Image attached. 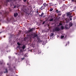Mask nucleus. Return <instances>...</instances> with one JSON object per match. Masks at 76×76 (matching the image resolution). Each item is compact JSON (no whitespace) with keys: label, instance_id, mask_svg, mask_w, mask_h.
Listing matches in <instances>:
<instances>
[{"label":"nucleus","instance_id":"obj_24","mask_svg":"<svg viewBox=\"0 0 76 76\" xmlns=\"http://www.w3.org/2000/svg\"><path fill=\"white\" fill-rule=\"evenodd\" d=\"M17 44H18V45H21V44L20 43H19V42L17 43Z\"/></svg>","mask_w":76,"mask_h":76},{"label":"nucleus","instance_id":"obj_15","mask_svg":"<svg viewBox=\"0 0 76 76\" xmlns=\"http://www.w3.org/2000/svg\"><path fill=\"white\" fill-rule=\"evenodd\" d=\"M22 48L23 50H24L26 48V46L25 45H23V47H22Z\"/></svg>","mask_w":76,"mask_h":76},{"label":"nucleus","instance_id":"obj_3","mask_svg":"<svg viewBox=\"0 0 76 76\" xmlns=\"http://www.w3.org/2000/svg\"><path fill=\"white\" fill-rule=\"evenodd\" d=\"M56 13H58V16H61V11H58V10H56Z\"/></svg>","mask_w":76,"mask_h":76},{"label":"nucleus","instance_id":"obj_31","mask_svg":"<svg viewBox=\"0 0 76 76\" xmlns=\"http://www.w3.org/2000/svg\"><path fill=\"white\" fill-rule=\"evenodd\" d=\"M45 21H44L43 22V23H42V24H45Z\"/></svg>","mask_w":76,"mask_h":76},{"label":"nucleus","instance_id":"obj_17","mask_svg":"<svg viewBox=\"0 0 76 76\" xmlns=\"http://www.w3.org/2000/svg\"><path fill=\"white\" fill-rule=\"evenodd\" d=\"M28 57V56L27 54L26 53V54H25V55H24V57Z\"/></svg>","mask_w":76,"mask_h":76},{"label":"nucleus","instance_id":"obj_12","mask_svg":"<svg viewBox=\"0 0 76 76\" xmlns=\"http://www.w3.org/2000/svg\"><path fill=\"white\" fill-rule=\"evenodd\" d=\"M60 28L61 30H63V29H64V27L63 26H61Z\"/></svg>","mask_w":76,"mask_h":76},{"label":"nucleus","instance_id":"obj_43","mask_svg":"<svg viewBox=\"0 0 76 76\" xmlns=\"http://www.w3.org/2000/svg\"><path fill=\"white\" fill-rule=\"evenodd\" d=\"M37 13H38V10L37 11Z\"/></svg>","mask_w":76,"mask_h":76},{"label":"nucleus","instance_id":"obj_16","mask_svg":"<svg viewBox=\"0 0 76 76\" xmlns=\"http://www.w3.org/2000/svg\"><path fill=\"white\" fill-rule=\"evenodd\" d=\"M53 19L51 18L50 19H49V21H50V22L53 21Z\"/></svg>","mask_w":76,"mask_h":76},{"label":"nucleus","instance_id":"obj_4","mask_svg":"<svg viewBox=\"0 0 76 76\" xmlns=\"http://www.w3.org/2000/svg\"><path fill=\"white\" fill-rule=\"evenodd\" d=\"M9 12H6L5 11L4 12V15H2L3 16H4L5 17H7V15L8 14Z\"/></svg>","mask_w":76,"mask_h":76},{"label":"nucleus","instance_id":"obj_25","mask_svg":"<svg viewBox=\"0 0 76 76\" xmlns=\"http://www.w3.org/2000/svg\"><path fill=\"white\" fill-rule=\"evenodd\" d=\"M24 41H26V39L25 38H24Z\"/></svg>","mask_w":76,"mask_h":76},{"label":"nucleus","instance_id":"obj_26","mask_svg":"<svg viewBox=\"0 0 76 76\" xmlns=\"http://www.w3.org/2000/svg\"><path fill=\"white\" fill-rule=\"evenodd\" d=\"M46 8H47L48 7V4H47L46 5Z\"/></svg>","mask_w":76,"mask_h":76},{"label":"nucleus","instance_id":"obj_27","mask_svg":"<svg viewBox=\"0 0 76 76\" xmlns=\"http://www.w3.org/2000/svg\"><path fill=\"white\" fill-rule=\"evenodd\" d=\"M9 10H10V11L11 12L12 11V10L10 8H9Z\"/></svg>","mask_w":76,"mask_h":76},{"label":"nucleus","instance_id":"obj_44","mask_svg":"<svg viewBox=\"0 0 76 76\" xmlns=\"http://www.w3.org/2000/svg\"><path fill=\"white\" fill-rule=\"evenodd\" d=\"M49 25H48V26L49 27Z\"/></svg>","mask_w":76,"mask_h":76},{"label":"nucleus","instance_id":"obj_20","mask_svg":"<svg viewBox=\"0 0 76 76\" xmlns=\"http://www.w3.org/2000/svg\"><path fill=\"white\" fill-rule=\"evenodd\" d=\"M8 72V71L7 69H5V72H4V73H6Z\"/></svg>","mask_w":76,"mask_h":76},{"label":"nucleus","instance_id":"obj_8","mask_svg":"<svg viewBox=\"0 0 76 76\" xmlns=\"http://www.w3.org/2000/svg\"><path fill=\"white\" fill-rule=\"evenodd\" d=\"M11 20H12L11 18H9L8 17L7 18V20L8 21H10Z\"/></svg>","mask_w":76,"mask_h":76},{"label":"nucleus","instance_id":"obj_38","mask_svg":"<svg viewBox=\"0 0 76 76\" xmlns=\"http://www.w3.org/2000/svg\"><path fill=\"white\" fill-rule=\"evenodd\" d=\"M16 7V6H14V8H15Z\"/></svg>","mask_w":76,"mask_h":76},{"label":"nucleus","instance_id":"obj_39","mask_svg":"<svg viewBox=\"0 0 76 76\" xmlns=\"http://www.w3.org/2000/svg\"><path fill=\"white\" fill-rule=\"evenodd\" d=\"M64 15H63V17H64V16L65 15V14H64Z\"/></svg>","mask_w":76,"mask_h":76},{"label":"nucleus","instance_id":"obj_41","mask_svg":"<svg viewBox=\"0 0 76 76\" xmlns=\"http://www.w3.org/2000/svg\"><path fill=\"white\" fill-rule=\"evenodd\" d=\"M45 16V15H44V16H43V18H44Z\"/></svg>","mask_w":76,"mask_h":76},{"label":"nucleus","instance_id":"obj_19","mask_svg":"<svg viewBox=\"0 0 76 76\" xmlns=\"http://www.w3.org/2000/svg\"><path fill=\"white\" fill-rule=\"evenodd\" d=\"M54 35V33H51V34L50 35V37H53V36Z\"/></svg>","mask_w":76,"mask_h":76},{"label":"nucleus","instance_id":"obj_46","mask_svg":"<svg viewBox=\"0 0 76 76\" xmlns=\"http://www.w3.org/2000/svg\"><path fill=\"white\" fill-rule=\"evenodd\" d=\"M1 32H0V34H1Z\"/></svg>","mask_w":76,"mask_h":76},{"label":"nucleus","instance_id":"obj_1","mask_svg":"<svg viewBox=\"0 0 76 76\" xmlns=\"http://www.w3.org/2000/svg\"><path fill=\"white\" fill-rule=\"evenodd\" d=\"M28 33V36L30 37V39H31L32 38H33V39H35V37L37 38V41L39 42H40V39L39 38V37H38V35L37 34H36L35 33L34 34H30V33H29L28 32H27Z\"/></svg>","mask_w":76,"mask_h":76},{"label":"nucleus","instance_id":"obj_7","mask_svg":"<svg viewBox=\"0 0 76 76\" xmlns=\"http://www.w3.org/2000/svg\"><path fill=\"white\" fill-rule=\"evenodd\" d=\"M44 13H43V12H42L41 14L40 15L39 14V16H40L41 17H42L44 16Z\"/></svg>","mask_w":76,"mask_h":76},{"label":"nucleus","instance_id":"obj_23","mask_svg":"<svg viewBox=\"0 0 76 76\" xmlns=\"http://www.w3.org/2000/svg\"><path fill=\"white\" fill-rule=\"evenodd\" d=\"M59 24L60 26V25H62V24L61 22H60V23H59Z\"/></svg>","mask_w":76,"mask_h":76},{"label":"nucleus","instance_id":"obj_9","mask_svg":"<svg viewBox=\"0 0 76 76\" xmlns=\"http://www.w3.org/2000/svg\"><path fill=\"white\" fill-rule=\"evenodd\" d=\"M24 12H25V13L27 14L28 13V11L26 9H25L24 10Z\"/></svg>","mask_w":76,"mask_h":76},{"label":"nucleus","instance_id":"obj_5","mask_svg":"<svg viewBox=\"0 0 76 76\" xmlns=\"http://www.w3.org/2000/svg\"><path fill=\"white\" fill-rule=\"evenodd\" d=\"M55 31L57 32V31H60V28L59 27H56L55 29Z\"/></svg>","mask_w":76,"mask_h":76},{"label":"nucleus","instance_id":"obj_48","mask_svg":"<svg viewBox=\"0 0 76 76\" xmlns=\"http://www.w3.org/2000/svg\"><path fill=\"white\" fill-rule=\"evenodd\" d=\"M16 76H18V75H16Z\"/></svg>","mask_w":76,"mask_h":76},{"label":"nucleus","instance_id":"obj_21","mask_svg":"<svg viewBox=\"0 0 76 76\" xmlns=\"http://www.w3.org/2000/svg\"><path fill=\"white\" fill-rule=\"evenodd\" d=\"M69 25L70 26H70H72V23H69Z\"/></svg>","mask_w":76,"mask_h":76},{"label":"nucleus","instance_id":"obj_2","mask_svg":"<svg viewBox=\"0 0 76 76\" xmlns=\"http://www.w3.org/2000/svg\"><path fill=\"white\" fill-rule=\"evenodd\" d=\"M34 28H32L30 29L29 30H28V31H27L26 32V33L27 34V37H29L28 36V32L29 33H30V34H34V33H31L30 32H32V31H34Z\"/></svg>","mask_w":76,"mask_h":76},{"label":"nucleus","instance_id":"obj_28","mask_svg":"<svg viewBox=\"0 0 76 76\" xmlns=\"http://www.w3.org/2000/svg\"><path fill=\"white\" fill-rule=\"evenodd\" d=\"M42 40H41L39 41V42L40 43H41V42H42Z\"/></svg>","mask_w":76,"mask_h":76},{"label":"nucleus","instance_id":"obj_42","mask_svg":"<svg viewBox=\"0 0 76 76\" xmlns=\"http://www.w3.org/2000/svg\"><path fill=\"white\" fill-rule=\"evenodd\" d=\"M74 1L76 2V0H75Z\"/></svg>","mask_w":76,"mask_h":76},{"label":"nucleus","instance_id":"obj_45","mask_svg":"<svg viewBox=\"0 0 76 76\" xmlns=\"http://www.w3.org/2000/svg\"><path fill=\"white\" fill-rule=\"evenodd\" d=\"M42 6L41 7V8H42Z\"/></svg>","mask_w":76,"mask_h":76},{"label":"nucleus","instance_id":"obj_34","mask_svg":"<svg viewBox=\"0 0 76 76\" xmlns=\"http://www.w3.org/2000/svg\"><path fill=\"white\" fill-rule=\"evenodd\" d=\"M74 1V0H72V2H73Z\"/></svg>","mask_w":76,"mask_h":76},{"label":"nucleus","instance_id":"obj_18","mask_svg":"<svg viewBox=\"0 0 76 76\" xmlns=\"http://www.w3.org/2000/svg\"><path fill=\"white\" fill-rule=\"evenodd\" d=\"M64 37V36L61 35V39H62V38H63Z\"/></svg>","mask_w":76,"mask_h":76},{"label":"nucleus","instance_id":"obj_29","mask_svg":"<svg viewBox=\"0 0 76 76\" xmlns=\"http://www.w3.org/2000/svg\"><path fill=\"white\" fill-rule=\"evenodd\" d=\"M23 1H24V2H26V1L27 0H23Z\"/></svg>","mask_w":76,"mask_h":76},{"label":"nucleus","instance_id":"obj_30","mask_svg":"<svg viewBox=\"0 0 76 76\" xmlns=\"http://www.w3.org/2000/svg\"><path fill=\"white\" fill-rule=\"evenodd\" d=\"M24 59H25V58H21V60H24Z\"/></svg>","mask_w":76,"mask_h":76},{"label":"nucleus","instance_id":"obj_33","mask_svg":"<svg viewBox=\"0 0 76 76\" xmlns=\"http://www.w3.org/2000/svg\"><path fill=\"white\" fill-rule=\"evenodd\" d=\"M70 20H72V19L71 18H69Z\"/></svg>","mask_w":76,"mask_h":76},{"label":"nucleus","instance_id":"obj_22","mask_svg":"<svg viewBox=\"0 0 76 76\" xmlns=\"http://www.w3.org/2000/svg\"><path fill=\"white\" fill-rule=\"evenodd\" d=\"M53 9L51 8V9H50V11L51 12V11H53Z\"/></svg>","mask_w":76,"mask_h":76},{"label":"nucleus","instance_id":"obj_50","mask_svg":"<svg viewBox=\"0 0 76 76\" xmlns=\"http://www.w3.org/2000/svg\"><path fill=\"white\" fill-rule=\"evenodd\" d=\"M0 25H1V24H0Z\"/></svg>","mask_w":76,"mask_h":76},{"label":"nucleus","instance_id":"obj_47","mask_svg":"<svg viewBox=\"0 0 76 76\" xmlns=\"http://www.w3.org/2000/svg\"><path fill=\"white\" fill-rule=\"evenodd\" d=\"M2 64V63H1V64Z\"/></svg>","mask_w":76,"mask_h":76},{"label":"nucleus","instance_id":"obj_14","mask_svg":"<svg viewBox=\"0 0 76 76\" xmlns=\"http://www.w3.org/2000/svg\"><path fill=\"white\" fill-rule=\"evenodd\" d=\"M65 28L66 29H68V26L67 25H66L65 26Z\"/></svg>","mask_w":76,"mask_h":76},{"label":"nucleus","instance_id":"obj_40","mask_svg":"<svg viewBox=\"0 0 76 76\" xmlns=\"http://www.w3.org/2000/svg\"><path fill=\"white\" fill-rule=\"evenodd\" d=\"M73 16H70V17L71 18H72V17Z\"/></svg>","mask_w":76,"mask_h":76},{"label":"nucleus","instance_id":"obj_10","mask_svg":"<svg viewBox=\"0 0 76 76\" xmlns=\"http://www.w3.org/2000/svg\"><path fill=\"white\" fill-rule=\"evenodd\" d=\"M18 15V13H14V16L15 17H16Z\"/></svg>","mask_w":76,"mask_h":76},{"label":"nucleus","instance_id":"obj_6","mask_svg":"<svg viewBox=\"0 0 76 76\" xmlns=\"http://www.w3.org/2000/svg\"><path fill=\"white\" fill-rule=\"evenodd\" d=\"M43 6L44 7V8H43L42 9H45V7L47 8V6H46V3H45L43 4Z\"/></svg>","mask_w":76,"mask_h":76},{"label":"nucleus","instance_id":"obj_35","mask_svg":"<svg viewBox=\"0 0 76 76\" xmlns=\"http://www.w3.org/2000/svg\"><path fill=\"white\" fill-rule=\"evenodd\" d=\"M2 15V13L0 12V15Z\"/></svg>","mask_w":76,"mask_h":76},{"label":"nucleus","instance_id":"obj_32","mask_svg":"<svg viewBox=\"0 0 76 76\" xmlns=\"http://www.w3.org/2000/svg\"><path fill=\"white\" fill-rule=\"evenodd\" d=\"M67 44H69V42H67Z\"/></svg>","mask_w":76,"mask_h":76},{"label":"nucleus","instance_id":"obj_49","mask_svg":"<svg viewBox=\"0 0 76 76\" xmlns=\"http://www.w3.org/2000/svg\"><path fill=\"white\" fill-rule=\"evenodd\" d=\"M50 4H51V3H49Z\"/></svg>","mask_w":76,"mask_h":76},{"label":"nucleus","instance_id":"obj_37","mask_svg":"<svg viewBox=\"0 0 76 76\" xmlns=\"http://www.w3.org/2000/svg\"><path fill=\"white\" fill-rule=\"evenodd\" d=\"M67 46V44H66V45H65V46Z\"/></svg>","mask_w":76,"mask_h":76},{"label":"nucleus","instance_id":"obj_36","mask_svg":"<svg viewBox=\"0 0 76 76\" xmlns=\"http://www.w3.org/2000/svg\"><path fill=\"white\" fill-rule=\"evenodd\" d=\"M60 25L59 24V25H58V26H60Z\"/></svg>","mask_w":76,"mask_h":76},{"label":"nucleus","instance_id":"obj_11","mask_svg":"<svg viewBox=\"0 0 76 76\" xmlns=\"http://www.w3.org/2000/svg\"><path fill=\"white\" fill-rule=\"evenodd\" d=\"M67 13L66 16H69L70 15H71V14L70 13V12H68Z\"/></svg>","mask_w":76,"mask_h":76},{"label":"nucleus","instance_id":"obj_13","mask_svg":"<svg viewBox=\"0 0 76 76\" xmlns=\"http://www.w3.org/2000/svg\"><path fill=\"white\" fill-rule=\"evenodd\" d=\"M13 0H7V2H10L11 1ZM22 0H19V1H20Z\"/></svg>","mask_w":76,"mask_h":76}]
</instances>
